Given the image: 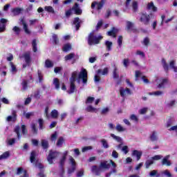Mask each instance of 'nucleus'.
Wrapping results in <instances>:
<instances>
[{
  "label": "nucleus",
  "instance_id": "obj_30",
  "mask_svg": "<svg viewBox=\"0 0 177 177\" xmlns=\"http://www.w3.org/2000/svg\"><path fill=\"white\" fill-rule=\"evenodd\" d=\"M168 83V79L165 78L161 80L160 84L158 85V88L160 89V88H165V84Z\"/></svg>",
  "mask_w": 177,
  "mask_h": 177
},
{
  "label": "nucleus",
  "instance_id": "obj_15",
  "mask_svg": "<svg viewBox=\"0 0 177 177\" xmlns=\"http://www.w3.org/2000/svg\"><path fill=\"white\" fill-rule=\"evenodd\" d=\"M113 80H118V78H120V74L118 73V68L117 67V65H115V64L113 65Z\"/></svg>",
  "mask_w": 177,
  "mask_h": 177
},
{
  "label": "nucleus",
  "instance_id": "obj_37",
  "mask_svg": "<svg viewBox=\"0 0 177 177\" xmlns=\"http://www.w3.org/2000/svg\"><path fill=\"white\" fill-rule=\"evenodd\" d=\"M14 131L17 133L18 139H20V138H21V134H20V126H16Z\"/></svg>",
  "mask_w": 177,
  "mask_h": 177
},
{
  "label": "nucleus",
  "instance_id": "obj_3",
  "mask_svg": "<svg viewBox=\"0 0 177 177\" xmlns=\"http://www.w3.org/2000/svg\"><path fill=\"white\" fill-rule=\"evenodd\" d=\"M37 156H38L37 151L32 150L30 155V162L32 164H34L35 162V167H38L39 169H44V165H42L41 162H38V160H37Z\"/></svg>",
  "mask_w": 177,
  "mask_h": 177
},
{
  "label": "nucleus",
  "instance_id": "obj_64",
  "mask_svg": "<svg viewBox=\"0 0 177 177\" xmlns=\"http://www.w3.org/2000/svg\"><path fill=\"white\" fill-rule=\"evenodd\" d=\"M118 152H117V151L115 150H113L112 151V154H111V156L113 157V158H118Z\"/></svg>",
  "mask_w": 177,
  "mask_h": 177
},
{
  "label": "nucleus",
  "instance_id": "obj_53",
  "mask_svg": "<svg viewBox=\"0 0 177 177\" xmlns=\"http://www.w3.org/2000/svg\"><path fill=\"white\" fill-rule=\"evenodd\" d=\"M116 130L118 132H124L125 131V129L121 126V124H118L116 125Z\"/></svg>",
  "mask_w": 177,
  "mask_h": 177
},
{
  "label": "nucleus",
  "instance_id": "obj_20",
  "mask_svg": "<svg viewBox=\"0 0 177 177\" xmlns=\"http://www.w3.org/2000/svg\"><path fill=\"white\" fill-rule=\"evenodd\" d=\"M169 158V155L166 156L162 160V165H167V167H171V161L168 160Z\"/></svg>",
  "mask_w": 177,
  "mask_h": 177
},
{
  "label": "nucleus",
  "instance_id": "obj_35",
  "mask_svg": "<svg viewBox=\"0 0 177 177\" xmlns=\"http://www.w3.org/2000/svg\"><path fill=\"white\" fill-rule=\"evenodd\" d=\"M50 115L53 118H54L55 120H56V118H57V117H59V111H57V110L54 109L51 111L50 113Z\"/></svg>",
  "mask_w": 177,
  "mask_h": 177
},
{
  "label": "nucleus",
  "instance_id": "obj_51",
  "mask_svg": "<svg viewBox=\"0 0 177 177\" xmlns=\"http://www.w3.org/2000/svg\"><path fill=\"white\" fill-rule=\"evenodd\" d=\"M21 133L24 135H27L28 133V131L27 130V127H26L25 124H22L21 127Z\"/></svg>",
  "mask_w": 177,
  "mask_h": 177
},
{
  "label": "nucleus",
  "instance_id": "obj_43",
  "mask_svg": "<svg viewBox=\"0 0 177 177\" xmlns=\"http://www.w3.org/2000/svg\"><path fill=\"white\" fill-rule=\"evenodd\" d=\"M10 156L9 151L4 152L2 155L0 156V160H5Z\"/></svg>",
  "mask_w": 177,
  "mask_h": 177
},
{
  "label": "nucleus",
  "instance_id": "obj_21",
  "mask_svg": "<svg viewBox=\"0 0 177 177\" xmlns=\"http://www.w3.org/2000/svg\"><path fill=\"white\" fill-rule=\"evenodd\" d=\"M77 91V88L75 87V82H71L70 84V90L68 91V93L69 95H71V93H74Z\"/></svg>",
  "mask_w": 177,
  "mask_h": 177
},
{
  "label": "nucleus",
  "instance_id": "obj_31",
  "mask_svg": "<svg viewBox=\"0 0 177 177\" xmlns=\"http://www.w3.org/2000/svg\"><path fill=\"white\" fill-rule=\"evenodd\" d=\"M77 75H78V73L77 71H74L70 78V82H75V81H77Z\"/></svg>",
  "mask_w": 177,
  "mask_h": 177
},
{
  "label": "nucleus",
  "instance_id": "obj_16",
  "mask_svg": "<svg viewBox=\"0 0 177 177\" xmlns=\"http://www.w3.org/2000/svg\"><path fill=\"white\" fill-rule=\"evenodd\" d=\"M142 154H143V152H142V151H138L136 149L133 150L132 152V156L133 157H136L137 161H139V160L142 158Z\"/></svg>",
  "mask_w": 177,
  "mask_h": 177
},
{
  "label": "nucleus",
  "instance_id": "obj_61",
  "mask_svg": "<svg viewBox=\"0 0 177 177\" xmlns=\"http://www.w3.org/2000/svg\"><path fill=\"white\" fill-rule=\"evenodd\" d=\"M163 175H165L167 177H172V174L169 172V170L166 169L162 172Z\"/></svg>",
  "mask_w": 177,
  "mask_h": 177
},
{
  "label": "nucleus",
  "instance_id": "obj_9",
  "mask_svg": "<svg viewBox=\"0 0 177 177\" xmlns=\"http://www.w3.org/2000/svg\"><path fill=\"white\" fill-rule=\"evenodd\" d=\"M20 23L22 26H24V30L25 33H26L28 35H30L31 34V30H28V25H27L26 20H24V18H21L20 19Z\"/></svg>",
  "mask_w": 177,
  "mask_h": 177
},
{
  "label": "nucleus",
  "instance_id": "obj_5",
  "mask_svg": "<svg viewBox=\"0 0 177 177\" xmlns=\"http://www.w3.org/2000/svg\"><path fill=\"white\" fill-rule=\"evenodd\" d=\"M57 156H59V152L50 150L47 157V160L49 164H53V160H55V158H57Z\"/></svg>",
  "mask_w": 177,
  "mask_h": 177
},
{
  "label": "nucleus",
  "instance_id": "obj_34",
  "mask_svg": "<svg viewBox=\"0 0 177 177\" xmlns=\"http://www.w3.org/2000/svg\"><path fill=\"white\" fill-rule=\"evenodd\" d=\"M133 27V23L129 21H126V28L127 31H131Z\"/></svg>",
  "mask_w": 177,
  "mask_h": 177
},
{
  "label": "nucleus",
  "instance_id": "obj_62",
  "mask_svg": "<svg viewBox=\"0 0 177 177\" xmlns=\"http://www.w3.org/2000/svg\"><path fill=\"white\" fill-rule=\"evenodd\" d=\"M110 111V109L109 107H106L104 108L102 111H101V114L102 115H104V114H107V113H109Z\"/></svg>",
  "mask_w": 177,
  "mask_h": 177
},
{
  "label": "nucleus",
  "instance_id": "obj_4",
  "mask_svg": "<svg viewBox=\"0 0 177 177\" xmlns=\"http://www.w3.org/2000/svg\"><path fill=\"white\" fill-rule=\"evenodd\" d=\"M77 82H80V80H82L83 84L88 82V71L85 68H82L78 74Z\"/></svg>",
  "mask_w": 177,
  "mask_h": 177
},
{
  "label": "nucleus",
  "instance_id": "obj_7",
  "mask_svg": "<svg viewBox=\"0 0 177 177\" xmlns=\"http://www.w3.org/2000/svg\"><path fill=\"white\" fill-rule=\"evenodd\" d=\"M69 161L72 167L68 169V174H71L73 172L75 171L77 163L75 162V160L73 158V156H70Z\"/></svg>",
  "mask_w": 177,
  "mask_h": 177
},
{
  "label": "nucleus",
  "instance_id": "obj_13",
  "mask_svg": "<svg viewBox=\"0 0 177 177\" xmlns=\"http://www.w3.org/2000/svg\"><path fill=\"white\" fill-rule=\"evenodd\" d=\"M73 24L75 26L76 31H78L81 28V19H80V17H75Z\"/></svg>",
  "mask_w": 177,
  "mask_h": 177
},
{
  "label": "nucleus",
  "instance_id": "obj_26",
  "mask_svg": "<svg viewBox=\"0 0 177 177\" xmlns=\"http://www.w3.org/2000/svg\"><path fill=\"white\" fill-rule=\"evenodd\" d=\"M71 49H72V47L70 43L64 44L62 47V51L65 53L70 52Z\"/></svg>",
  "mask_w": 177,
  "mask_h": 177
},
{
  "label": "nucleus",
  "instance_id": "obj_36",
  "mask_svg": "<svg viewBox=\"0 0 177 177\" xmlns=\"http://www.w3.org/2000/svg\"><path fill=\"white\" fill-rule=\"evenodd\" d=\"M158 138H157V132L153 131L152 134L150 136V140L151 142H156V140H158Z\"/></svg>",
  "mask_w": 177,
  "mask_h": 177
},
{
  "label": "nucleus",
  "instance_id": "obj_22",
  "mask_svg": "<svg viewBox=\"0 0 177 177\" xmlns=\"http://www.w3.org/2000/svg\"><path fill=\"white\" fill-rule=\"evenodd\" d=\"M111 165L108 163L107 160H104L100 162V168H103L104 169H109Z\"/></svg>",
  "mask_w": 177,
  "mask_h": 177
},
{
  "label": "nucleus",
  "instance_id": "obj_33",
  "mask_svg": "<svg viewBox=\"0 0 177 177\" xmlns=\"http://www.w3.org/2000/svg\"><path fill=\"white\" fill-rule=\"evenodd\" d=\"M75 57V54H74V53H71L65 56L64 57L65 62H68V60H71L72 59H74Z\"/></svg>",
  "mask_w": 177,
  "mask_h": 177
},
{
  "label": "nucleus",
  "instance_id": "obj_40",
  "mask_svg": "<svg viewBox=\"0 0 177 177\" xmlns=\"http://www.w3.org/2000/svg\"><path fill=\"white\" fill-rule=\"evenodd\" d=\"M53 44H54V45L59 44V37H57V35H56V34L53 35Z\"/></svg>",
  "mask_w": 177,
  "mask_h": 177
},
{
  "label": "nucleus",
  "instance_id": "obj_14",
  "mask_svg": "<svg viewBox=\"0 0 177 177\" xmlns=\"http://www.w3.org/2000/svg\"><path fill=\"white\" fill-rule=\"evenodd\" d=\"M72 10H74L75 15H82V10L80 8V5L78 3H75V5L73 6Z\"/></svg>",
  "mask_w": 177,
  "mask_h": 177
},
{
  "label": "nucleus",
  "instance_id": "obj_12",
  "mask_svg": "<svg viewBox=\"0 0 177 177\" xmlns=\"http://www.w3.org/2000/svg\"><path fill=\"white\" fill-rule=\"evenodd\" d=\"M118 32V29L115 28V27H113L111 30L107 32V35L109 37H113V38H116Z\"/></svg>",
  "mask_w": 177,
  "mask_h": 177
},
{
  "label": "nucleus",
  "instance_id": "obj_52",
  "mask_svg": "<svg viewBox=\"0 0 177 177\" xmlns=\"http://www.w3.org/2000/svg\"><path fill=\"white\" fill-rule=\"evenodd\" d=\"M96 108H93L91 105H89L86 107V111H88V113H92L93 111H96Z\"/></svg>",
  "mask_w": 177,
  "mask_h": 177
},
{
  "label": "nucleus",
  "instance_id": "obj_60",
  "mask_svg": "<svg viewBox=\"0 0 177 177\" xmlns=\"http://www.w3.org/2000/svg\"><path fill=\"white\" fill-rule=\"evenodd\" d=\"M143 44L145 46H149V44H150V39L149 37H145L143 40Z\"/></svg>",
  "mask_w": 177,
  "mask_h": 177
},
{
  "label": "nucleus",
  "instance_id": "obj_47",
  "mask_svg": "<svg viewBox=\"0 0 177 177\" xmlns=\"http://www.w3.org/2000/svg\"><path fill=\"white\" fill-rule=\"evenodd\" d=\"M53 84L55 86V89H59V88H60V82L57 78H54Z\"/></svg>",
  "mask_w": 177,
  "mask_h": 177
},
{
  "label": "nucleus",
  "instance_id": "obj_55",
  "mask_svg": "<svg viewBox=\"0 0 177 177\" xmlns=\"http://www.w3.org/2000/svg\"><path fill=\"white\" fill-rule=\"evenodd\" d=\"M94 101H95V97H88L86 100V104L93 103Z\"/></svg>",
  "mask_w": 177,
  "mask_h": 177
},
{
  "label": "nucleus",
  "instance_id": "obj_44",
  "mask_svg": "<svg viewBox=\"0 0 177 177\" xmlns=\"http://www.w3.org/2000/svg\"><path fill=\"white\" fill-rule=\"evenodd\" d=\"M111 138L118 142L119 143H122V139L120 136H117L115 134L111 133Z\"/></svg>",
  "mask_w": 177,
  "mask_h": 177
},
{
  "label": "nucleus",
  "instance_id": "obj_58",
  "mask_svg": "<svg viewBox=\"0 0 177 177\" xmlns=\"http://www.w3.org/2000/svg\"><path fill=\"white\" fill-rule=\"evenodd\" d=\"M162 158V156H161L160 155H156L151 158V159L153 161H158V160H161Z\"/></svg>",
  "mask_w": 177,
  "mask_h": 177
},
{
  "label": "nucleus",
  "instance_id": "obj_38",
  "mask_svg": "<svg viewBox=\"0 0 177 177\" xmlns=\"http://www.w3.org/2000/svg\"><path fill=\"white\" fill-rule=\"evenodd\" d=\"M105 45L106 46V50H108V52H110V50H111V48L113 46V42H111L110 41H106Z\"/></svg>",
  "mask_w": 177,
  "mask_h": 177
},
{
  "label": "nucleus",
  "instance_id": "obj_42",
  "mask_svg": "<svg viewBox=\"0 0 177 177\" xmlns=\"http://www.w3.org/2000/svg\"><path fill=\"white\" fill-rule=\"evenodd\" d=\"M45 66L47 68H51V67H53V62H52L50 59H46L45 61Z\"/></svg>",
  "mask_w": 177,
  "mask_h": 177
},
{
  "label": "nucleus",
  "instance_id": "obj_25",
  "mask_svg": "<svg viewBox=\"0 0 177 177\" xmlns=\"http://www.w3.org/2000/svg\"><path fill=\"white\" fill-rule=\"evenodd\" d=\"M21 82H21L22 91H27V88H28L29 80H27L26 79H22Z\"/></svg>",
  "mask_w": 177,
  "mask_h": 177
},
{
  "label": "nucleus",
  "instance_id": "obj_46",
  "mask_svg": "<svg viewBox=\"0 0 177 177\" xmlns=\"http://www.w3.org/2000/svg\"><path fill=\"white\" fill-rule=\"evenodd\" d=\"M169 66H170L171 68H172L174 70V73H177V66H175V61L171 60L169 62Z\"/></svg>",
  "mask_w": 177,
  "mask_h": 177
},
{
  "label": "nucleus",
  "instance_id": "obj_45",
  "mask_svg": "<svg viewBox=\"0 0 177 177\" xmlns=\"http://www.w3.org/2000/svg\"><path fill=\"white\" fill-rule=\"evenodd\" d=\"M63 143H64V138L63 137H59L57 142V146L62 147V146H63Z\"/></svg>",
  "mask_w": 177,
  "mask_h": 177
},
{
  "label": "nucleus",
  "instance_id": "obj_19",
  "mask_svg": "<svg viewBox=\"0 0 177 177\" xmlns=\"http://www.w3.org/2000/svg\"><path fill=\"white\" fill-rule=\"evenodd\" d=\"M127 93L129 95H131V89H129V88H126L125 89H124L123 88H120V96L122 97H125V93Z\"/></svg>",
  "mask_w": 177,
  "mask_h": 177
},
{
  "label": "nucleus",
  "instance_id": "obj_24",
  "mask_svg": "<svg viewBox=\"0 0 177 177\" xmlns=\"http://www.w3.org/2000/svg\"><path fill=\"white\" fill-rule=\"evenodd\" d=\"M162 65L166 73H168V71H169V66L168 65V64L167 63V61L164 58L162 59Z\"/></svg>",
  "mask_w": 177,
  "mask_h": 177
},
{
  "label": "nucleus",
  "instance_id": "obj_50",
  "mask_svg": "<svg viewBox=\"0 0 177 177\" xmlns=\"http://www.w3.org/2000/svg\"><path fill=\"white\" fill-rule=\"evenodd\" d=\"M163 92L162 91H155V92H152V93H149L148 95H154L155 96H161V95H162Z\"/></svg>",
  "mask_w": 177,
  "mask_h": 177
},
{
  "label": "nucleus",
  "instance_id": "obj_28",
  "mask_svg": "<svg viewBox=\"0 0 177 177\" xmlns=\"http://www.w3.org/2000/svg\"><path fill=\"white\" fill-rule=\"evenodd\" d=\"M153 164H154V160H151V158L147 160L145 163L146 169H149Z\"/></svg>",
  "mask_w": 177,
  "mask_h": 177
},
{
  "label": "nucleus",
  "instance_id": "obj_59",
  "mask_svg": "<svg viewBox=\"0 0 177 177\" xmlns=\"http://www.w3.org/2000/svg\"><path fill=\"white\" fill-rule=\"evenodd\" d=\"M101 143H102V146L104 149H109V144L107 143V141L105 139H102L101 140Z\"/></svg>",
  "mask_w": 177,
  "mask_h": 177
},
{
  "label": "nucleus",
  "instance_id": "obj_29",
  "mask_svg": "<svg viewBox=\"0 0 177 177\" xmlns=\"http://www.w3.org/2000/svg\"><path fill=\"white\" fill-rule=\"evenodd\" d=\"M97 73V74H102V75H107L109 74V68H104L103 71H102V69H98Z\"/></svg>",
  "mask_w": 177,
  "mask_h": 177
},
{
  "label": "nucleus",
  "instance_id": "obj_27",
  "mask_svg": "<svg viewBox=\"0 0 177 177\" xmlns=\"http://www.w3.org/2000/svg\"><path fill=\"white\" fill-rule=\"evenodd\" d=\"M41 145L44 150H47V149H49V142H48V140H41Z\"/></svg>",
  "mask_w": 177,
  "mask_h": 177
},
{
  "label": "nucleus",
  "instance_id": "obj_63",
  "mask_svg": "<svg viewBox=\"0 0 177 177\" xmlns=\"http://www.w3.org/2000/svg\"><path fill=\"white\" fill-rule=\"evenodd\" d=\"M12 31H14L15 32H16L17 35H19L20 34V31H21V29L20 28L17 27V26H15L13 28H12Z\"/></svg>",
  "mask_w": 177,
  "mask_h": 177
},
{
  "label": "nucleus",
  "instance_id": "obj_2",
  "mask_svg": "<svg viewBox=\"0 0 177 177\" xmlns=\"http://www.w3.org/2000/svg\"><path fill=\"white\" fill-rule=\"evenodd\" d=\"M153 17V14H147V12H140L139 21L144 24V26H149L150 24V20Z\"/></svg>",
  "mask_w": 177,
  "mask_h": 177
},
{
  "label": "nucleus",
  "instance_id": "obj_57",
  "mask_svg": "<svg viewBox=\"0 0 177 177\" xmlns=\"http://www.w3.org/2000/svg\"><path fill=\"white\" fill-rule=\"evenodd\" d=\"M38 74V78H39V82H42L44 81V75H42V73L41 71H38L37 72Z\"/></svg>",
  "mask_w": 177,
  "mask_h": 177
},
{
  "label": "nucleus",
  "instance_id": "obj_18",
  "mask_svg": "<svg viewBox=\"0 0 177 177\" xmlns=\"http://www.w3.org/2000/svg\"><path fill=\"white\" fill-rule=\"evenodd\" d=\"M147 9V10H152V12H157V7L154 6V3L153 1L148 3Z\"/></svg>",
  "mask_w": 177,
  "mask_h": 177
},
{
  "label": "nucleus",
  "instance_id": "obj_8",
  "mask_svg": "<svg viewBox=\"0 0 177 177\" xmlns=\"http://www.w3.org/2000/svg\"><path fill=\"white\" fill-rule=\"evenodd\" d=\"M104 5V0H101L100 2L93 1L91 3V9H95V7L97 6V10H100Z\"/></svg>",
  "mask_w": 177,
  "mask_h": 177
},
{
  "label": "nucleus",
  "instance_id": "obj_48",
  "mask_svg": "<svg viewBox=\"0 0 177 177\" xmlns=\"http://www.w3.org/2000/svg\"><path fill=\"white\" fill-rule=\"evenodd\" d=\"M33 97L35 99H37V100H39V99H41V91L39 90H37L34 93Z\"/></svg>",
  "mask_w": 177,
  "mask_h": 177
},
{
  "label": "nucleus",
  "instance_id": "obj_17",
  "mask_svg": "<svg viewBox=\"0 0 177 177\" xmlns=\"http://www.w3.org/2000/svg\"><path fill=\"white\" fill-rule=\"evenodd\" d=\"M23 57L25 59L26 64L30 66V64H31V55H30V53H24Z\"/></svg>",
  "mask_w": 177,
  "mask_h": 177
},
{
  "label": "nucleus",
  "instance_id": "obj_56",
  "mask_svg": "<svg viewBox=\"0 0 177 177\" xmlns=\"http://www.w3.org/2000/svg\"><path fill=\"white\" fill-rule=\"evenodd\" d=\"M56 139H57V132H55L51 135L50 140L51 142H56Z\"/></svg>",
  "mask_w": 177,
  "mask_h": 177
},
{
  "label": "nucleus",
  "instance_id": "obj_23",
  "mask_svg": "<svg viewBox=\"0 0 177 177\" xmlns=\"http://www.w3.org/2000/svg\"><path fill=\"white\" fill-rule=\"evenodd\" d=\"M91 171L93 174L99 176L100 175V169L97 167V165H93L91 167Z\"/></svg>",
  "mask_w": 177,
  "mask_h": 177
},
{
  "label": "nucleus",
  "instance_id": "obj_11",
  "mask_svg": "<svg viewBox=\"0 0 177 177\" xmlns=\"http://www.w3.org/2000/svg\"><path fill=\"white\" fill-rule=\"evenodd\" d=\"M23 10H24V8L17 7L11 9V13L13 16H19Z\"/></svg>",
  "mask_w": 177,
  "mask_h": 177
},
{
  "label": "nucleus",
  "instance_id": "obj_1",
  "mask_svg": "<svg viewBox=\"0 0 177 177\" xmlns=\"http://www.w3.org/2000/svg\"><path fill=\"white\" fill-rule=\"evenodd\" d=\"M102 39H103V36L100 35L97 37L93 32H91L88 37V45H89V46H92V45H99Z\"/></svg>",
  "mask_w": 177,
  "mask_h": 177
},
{
  "label": "nucleus",
  "instance_id": "obj_10",
  "mask_svg": "<svg viewBox=\"0 0 177 177\" xmlns=\"http://www.w3.org/2000/svg\"><path fill=\"white\" fill-rule=\"evenodd\" d=\"M6 120L8 122H10V121L15 122L16 120H17V112L16 111H12V115L8 116Z\"/></svg>",
  "mask_w": 177,
  "mask_h": 177
},
{
  "label": "nucleus",
  "instance_id": "obj_54",
  "mask_svg": "<svg viewBox=\"0 0 177 177\" xmlns=\"http://www.w3.org/2000/svg\"><path fill=\"white\" fill-rule=\"evenodd\" d=\"M45 10H46V12H48V13H55V10L52 6H46Z\"/></svg>",
  "mask_w": 177,
  "mask_h": 177
},
{
  "label": "nucleus",
  "instance_id": "obj_39",
  "mask_svg": "<svg viewBox=\"0 0 177 177\" xmlns=\"http://www.w3.org/2000/svg\"><path fill=\"white\" fill-rule=\"evenodd\" d=\"M31 128H32V132L34 135H38V129H37V125L35 123H32L31 124Z\"/></svg>",
  "mask_w": 177,
  "mask_h": 177
},
{
  "label": "nucleus",
  "instance_id": "obj_41",
  "mask_svg": "<svg viewBox=\"0 0 177 177\" xmlns=\"http://www.w3.org/2000/svg\"><path fill=\"white\" fill-rule=\"evenodd\" d=\"M38 123H39V129L42 130L44 128H45V126H44V119L39 118L38 120Z\"/></svg>",
  "mask_w": 177,
  "mask_h": 177
},
{
  "label": "nucleus",
  "instance_id": "obj_49",
  "mask_svg": "<svg viewBox=\"0 0 177 177\" xmlns=\"http://www.w3.org/2000/svg\"><path fill=\"white\" fill-rule=\"evenodd\" d=\"M132 8L134 12H138V1H133L132 2Z\"/></svg>",
  "mask_w": 177,
  "mask_h": 177
},
{
  "label": "nucleus",
  "instance_id": "obj_6",
  "mask_svg": "<svg viewBox=\"0 0 177 177\" xmlns=\"http://www.w3.org/2000/svg\"><path fill=\"white\" fill-rule=\"evenodd\" d=\"M67 154H68V151H66L64 152L63 156L60 160L59 164L61 166V171H62V176H63V174H64V162H66V158H67Z\"/></svg>",
  "mask_w": 177,
  "mask_h": 177
},
{
  "label": "nucleus",
  "instance_id": "obj_32",
  "mask_svg": "<svg viewBox=\"0 0 177 177\" xmlns=\"http://www.w3.org/2000/svg\"><path fill=\"white\" fill-rule=\"evenodd\" d=\"M32 50H33V52H35V53L38 52V48L37 47V39H35L32 40Z\"/></svg>",
  "mask_w": 177,
  "mask_h": 177
}]
</instances>
